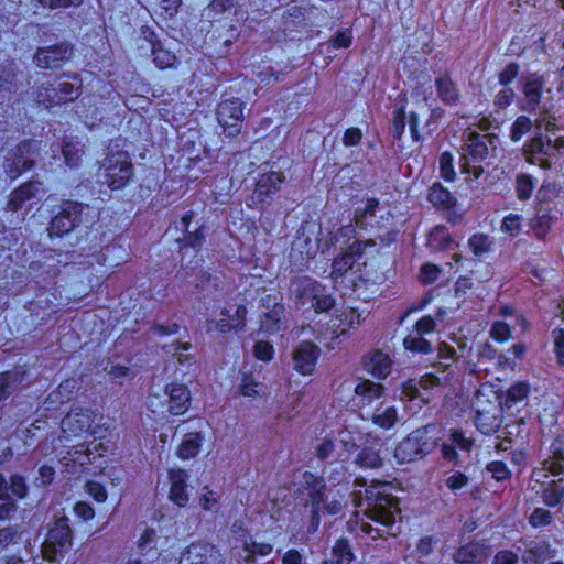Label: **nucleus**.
<instances>
[{
  "label": "nucleus",
  "instance_id": "60",
  "mask_svg": "<svg viewBox=\"0 0 564 564\" xmlns=\"http://www.w3.org/2000/svg\"><path fill=\"white\" fill-rule=\"evenodd\" d=\"M205 492L202 494L199 498V505L204 510L217 512L219 509V496L208 490L207 487L204 488Z\"/></svg>",
  "mask_w": 564,
  "mask_h": 564
},
{
  "label": "nucleus",
  "instance_id": "9",
  "mask_svg": "<svg viewBox=\"0 0 564 564\" xmlns=\"http://www.w3.org/2000/svg\"><path fill=\"white\" fill-rule=\"evenodd\" d=\"M106 182L111 189H120L132 176V164L127 153L118 152L106 159Z\"/></svg>",
  "mask_w": 564,
  "mask_h": 564
},
{
  "label": "nucleus",
  "instance_id": "46",
  "mask_svg": "<svg viewBox=\"0 0 564 564\" xmlns=\"http://www.w3.org/2000/svg\"><path fill=\"white\" fill-rule=\"evenodd\" d=\"M535 186V178L530 174H518L516 177V193L520 200H528Z\"/></svg>",
  "mask_w": 564,
  "mask_h": 564
},
{
  "label": "nucleus",
  "instance_id": "42",
  "mask_svg": "<svg viewBox=\"0 0 564 564\" xmlns=\"http://www.w3.org/2000/svg\"><path fill=\"white\" fill-rule=\"evenodd\" d=\"M234 9V0H212V2L204 10V14L212 21H219L221 15L230 13Z\"/></svg>",
  "mask_w": 564,
  "mask_h": 564
},
{
  "label": "nucleus",
  "instance_id": "22",
  "mask_svg": "<svg viewBox=\"0 0 564 564\" xmlns=\"http://www.w3.org/2000/svg\"><path fill=\"white\" fill-rule=\"evenodd\" d=\"M166 393L169 394V411L171 414L180 415L188 409L191 394L185 384L172 383L166 387Z\"/></svg>",
  "mask_w": 564,
  "mask_h": 564
},
{
  "label": "nucleus",
  "instance_id": "34",
  "mask_svg": "<svg viewBox=\"0 0 564 564\" xmlns=\"http://www.w3.org/2000/svg\"><path fill=\"white\" fill-rule=\"evenodd\" d=\"M203 435L199 432H192L185 434L182 443L177 448V456L182 459H191L199 453Z\"/></svg>",
  "mask_w": 564,
  "mask_h": 564
},
{
  "label": "nucleus",
  "instance_id": "26",
  "mask_svg": "<svg viewBox=\"0 0 564 564\" xmlns=\"http://www.w3.org/2000/svg\"><path fill=\"white\" fill-rule=\"evenodd\" d=\"M284 182V176L280 172H269L260 176L256 184L254 195L264 202L267 197L280 189V185Z\"/></svg>",
  "mask_w": 564,
  "mask_h": 564
},
{
  "label": "nucleus",
  "instance_id": "3",
  "mask_svg": "<svg viewBox=\"0 0 564 564\" xmlns=\"http://www.w3.org/2000/svg\"><path fill=\"white\" fill-rule=\"evenodd\" d=\"M398 232L399 231L395 229H389L384 235H379L373 239L355 240L347 247L340 257H337L333 261L330 273L332 278L335 281H338L339 278H344L350 270H352L356 259L364 254L366 248L375 247L377 245L381 248L387 247L395 241Z\"/></svg>",
  "mask_w": 564,
  "mask_h": 564
},
{
  "label": "nucleus",
  "instance_id": "43",
  "mask_svg": "<svg viewBox=\"0 0 564 564\" xmlns=\"http://www.w3.org/2000/svg\"><path fill=\"white\" fill-rule=\"evenodd\" d=\"M336 319L339 322L337 327L340 328L338 338L340 335H345L349 328H354L361 322V315L355 308H345L337 316Z\"/></svg>",
  "mask_w": 564,
  "mask_h": 564
},
{
  "label": "nucleus",
  "instance_id": "8",
  "mask_svg": "<svg viewBox=\"0 0 564 564\" xmlns=\"http://www.w3.org/2000/svg\"><path fill=\"white\" fill-rule=\"evenodd\" d=\"M36 149L35 141L25 140L20 142L4 159L3 169L6 174L11 180H15L22 172L32 169Z\"/></svg>",
  "mask_w": 564,
  "mask_h": 564
},
{
  "label": "nucleus",
  "instance_id": "13",
  "mask_svg": "<svg viewBox=\"0 0 564 564\" xmlns=\"http://www.w3.org/2000/svg\"><path fill=\"white\" fill-rule=\"evenodd\" d=\"M139 42V47L141 50H150L153 56V62L159 68L165 69L173 66L175 63V55L163 46L162 42L158 39V35L151 28H141Z\"/></svg>",
  "mask_w": 564,
  "mask_h": 564
},
{
  "label": "nucleus",
  "instance_id": "28",
  "mask_svg": "<svg viewBox=\"0 0 564 564\" xmlns=\"http://www.w3.org/2000/svg\"><path fill=\"white\" fill-rule=\"evenodd\" d=\"M355 560V553L347 538H339L330 550V557L321 564H350Z\"/></svg>",
  "mask_w": 564,
  "mask_h": 564
},
{
  "label": "nucleus",
  "instance_id": "36",
  "mask_svg": "<svg viewBox=\"0 0 564 564\" xmlns=\"http://www.w3.org/2000/svg\"><path fill=\"white\" fill-rule=\"evenodd\" d=\"M17 510V502L8 495L7 478L0 474V521L10 520Z\"/></svg>",
  "mask_w": 564,
  "mask_h": 564
},
{
  "label": "nucleus",
  "instance_id": "47",
  "mask_svg": "<svg viewBox=\"0 0 564 564\" xmlns=\"http://www.w3.org/2000/svg\"><path fill=\"white\" fill-rule=\"evenodd\" d=\"M263 384L258 382L252 373L242 372L239 391L242 395L254 397L261 393Z\"/></svg>",
  "mask_w": 564,
  "mask_h": 564
},
{
  "label": "nucleus",
  "instance_id": "6",
  "mask_svg": "<svg viewBox=\"0 0 564 564\" xmlns=\"http://www.w3.org/2000/svg\"><path fill=\"white\" fill-rule=\"evenodd\" d=\"M522 110L527 112L546 113L554 108L551 88H545L543 76L531 74L523 80Z\"/></svg>",
  "mask_w": 564,
  "mask_h": 564
},
{
  "label": "nucleus",
  "instance_id": "58",
  "mask_svg": "<svg viewBox=\"0 0 564 564\" xmlns=\"http://www.w3.org/2000/svg\"><path fill=\"white\" fill-rule=\"evenodd\" d=\"M19 538L20 533L15 527L0 528V554L8 550L11 544H15Z\"/></svg>",
  "mask_w": 564,
  "mask_h": 564
},
{
  "label": "nucleus",
  "instance_id": "41",
  "mask_svg": "<svg viewBox=\"0 0 564 564\" xmlns=\"http://www.w3.org/2000/svg\"><path fill=\"white\" fill-rule=\"evenodd\" d=\"M356 464L362 468H380L382 466V458L379 451L372 446H365L356 457Z\"/></svg>",
  "mask_w": 564,
  "mask_h": 564
},
{
  "label": "nucleus",
  "instance_id": "1",
  "mask_svg": "<svg viewBox=\"0 0 564 564\" xmlns=\"http://www.w3.org/2000/svg\"><path fill=\"white\" fill-rule=\"evenodd\" d=\"M391 490L392 487L389 482L373 481L364 490L352 491L356 507L360 508L369 520L380 525L375 528L370 523L362 522L360 524V530L369 534L372 540L397 535L392 529L401 509L399 499L393 496Z\"/></svg>",
  "mask_w": 564,
  "mask_h": 564
},
{
  "label": "nucleus",
  "instance_id": "64",
  "mask_svg": "<svg viewBox=\"0 0 564 564\" xmlns=\"http://www.w3.org/2000/svg\"><path fill=\"white\" fill-rule=\"evenodd\" d=\"M552 335L557 362L564 365V329H554Z\"/></svg>",
  "mask_w": 564,
  "mask_h": 564
},
{
  "label": "nucleus",
  "instance_id": "16",
  "mask_svg": "<svg viewBox=\"0 0 564 564\" xmlns=\"http://www.w3.org/2000/svg\"><path fill=\"white\" fill-rule=\"evenodd\" d=\"M319 355L321 349L314 343L307 340L300 343L292 352L294 370L304 376L311 375Z\"/></svg>",
  "mask_w": 564,
  "mask_h": 564
},
{
  "label": "nucleus",
  "instance_id": "20",
  "mask_svg": "<svg viewBox=\"0 0 564 564\" xmlns=\"http://www.w3.org/2000/svg\"><path fill=\"white\" fill-rule=\"evenodd\" d=\"M434 84L436 95L444 105L452 107L459 104L462 98L460 89L447 72L438 75Z\"/></svg>",
  "mask_w": 564,
  "mask_h": 564
},
{
  "label": "nucleus",
  "instance_id": "38",
  "mask_svg": "<svg viewBox=\"0 0 564 564\" xmlns=\"http://www.w3.org/2000/svg\"><path fill=\"white\" fill-rule=\"evenodd\" d=\"M62 153L65 163L69 167H77L82 162L84 154L83 145L78 140L65 139L63 141Z\"/></svg>",
  "mask_w": 564,
  "mask_h": 564
},
{
  "label": "nucleus",
  "instance_id": "32",
  "mask_svg": "<svg viewBox=\"0 0 564 564\" xmlns=\"http://www.w3.org/2000/svg\"><path fill=\"white\" fill-rule=\"evenodd\" d=\"M384 392V387L381 383L371 380H361L355 387V393L360 399L359 404H369L373 400L379 399Z\"/></svg>",
  "mask_w": 564,
  "mask_h": 564
},
{
  "label": "nucleus",
  "instance_id": "33",
  "mask_svg": "<svg viewBox=\"0 0 564 564\" xmlns=\"http://www.w3.org/2000/svg\"><path fill=\"white\" fill-rule=\"evenodd\" d=\"M563 479L551 480L542 485L541 498L547 507H556L564 501V487L561 486Z\"/></svg>",
  "mask_w": 564,
  "mask_h": 564
},
{
  "label": "nucleus",
  "instance_id": "4",
  "mask_svg": "<svg viewBox=\"0 0 564 564\" xmlns=\"http://www.w3.org/2000/svg\"><path fill=\"white\" fill-rule=\"evenodd\" d=\"M73 532L65 517L58 518L50 527L46 539L42 543L43 558L59 562L72 546Z\"/></svg>",
  "mask_w": 564,
  "mask_h": 564
},
{
  "label": "nucleus",
  "instance_id": "7",
  "mask_svg": "<svg viewBox=\"0 0 564 564\" xmlns=\"http://www.w3.org/2000/svg\"><path fill=\"white\" fill-rule=\"evenodd\" d=\"M354 221L356 227L361 230L382 228L391 225L392 215L388 209L380 206L377 198H367L362 207L356 208Z\"/></svg>",
  "mask_w": 564,
  "mask_h": 564
},
{
  "label": "nucleus",
  "instance_id": "39",
  "mask_svg": "<svg viewBox=\"0 0 564 564\" xmlns=\"http://www.w3.org/2000/svg\"><path fill=\"white\" fill-rule=\"evenodd\" d=\"M371 421L377 426L389 430L398 422V411L394 406H379L371 416Z\"/></svg>",
  "mask_w": 564,
  "mask_h": 564
},
{
  "label": "nucleus",
  "instance_id": "11",
  "mask_svg": "<svg viewBox=\"0 0 564 564\" xmlns=\"http://www.w3.org/2000/svg\"><path fill=\"white\" fill-rule=\"evenodd\" d=\"M245 102L239 98L221 101L217 107V120L229 137L237 135L243 120Z\"/></svg>",
  "mask_w": 564,
  "mask_h": 564
},
{
  "label": "nucleus",
  "instance_id": "63",
  "mask_svg": "<svg viewBox=\"0 0 564 564\" xmlns=\"http://www.w3.org/2000/svg\"><path fill=\"white\" fill-rule=\"evenodd\" d=\"M335 305V300L326 293L325 288L323 291L317 292L316 299L312 302V306L316 312H327Z\"/></svg>",
  "mask_w": 564,
  "mask_h": 564
},
{
  "label": "nucleus",
  "instance_id": "18",
  "mask_svg": "<svg viewBox=\"0 0 564 564\" xmlns=\"http://www.w3.org/2000/svg\"><path fill=\"white\" fill-rule=\"evenodd\" d=\"M290 290L297 304L312 306L317 292L323 291V285L308 276H300L292 280Z\"/></svg>",
  "mask_w": 564,
  "mask_h": 564
},
{
  "label": "nucleus",
  "instance_id": "57",
  "mask_svg": "<svg viewBox=\"0 0 564 564\" xmlns=\"http://www.w3.org/2000/svg\"><path fill=\"white\" fill-rule=\"evenodd\" d=\"M528 520L531 527L541 528L551 524L553 516L547 509L539 507L532 511Z\"/></svg>",
  "mask_w": 564,
  "mask_h": 564
},
{
  "label": "nucleus",
  "instance_id": "14",
  "mask_svg": "<svg viewBox=\"0 0 564 564\" xmlns=\"http://www.w3.org/2000/svg\"><path fill=\"white\" fill-rule=\"evenodd\" d=\"M94 422V412L89 409L75 406L62 420L61 429L64 437L80 436L89 432Z\"/></svg>",
  "mask_w": 564,
  "mask_h": 564
},
{
  "label": "nucleus",
  "instance_id": "21",
  "mask_svg": "<svg viewBox=\"0 0 564 564\" xmlns=\"http://www.w3.org/2000/svg\"><path fill=\"white\" fill-rule=\"evenodd\" d=\"M194 213L188 212L182 218L177 226L183 232V238H177V242L180 243V248L183 249L185 247H192L194 249H198L203 246L205 241V236L203 232L204 227L199 226L194 231H189L188 227L193 219Z\"/></svg>",
  "mask_w": 564,
  "mask_h": 564
},
{
  "label": "nucleus",
  "instance_id": "19",
  "mask_svg": "<svg viewBox=\"0 0 564 564\" xmlns=\"http://www.w3.org/2000/svg\"><path fill=\"white\" fill-rule=\"evenodd\" d=\"M364 369L377 379L387 378L392 368V359L389 354L381 349H375L365 355L362 360Z\"/></svg>",
  "mask_w": 564,
  "mask_h": 564
},
{
  "label": "nucleus",
  "instance_id": "48",
  "mask_svg": "<svg viewBox=\"0 0 564 564\" xmlns=\"http://www.w3.org/2000/svg\"><path fill=\"white\" fill-rule=\"evenodd\" d=\"M437 358L440 359L435 367L442 369L443 372L449 369L452 362L457 360L456 350L446 343H441L437 348Z\"/></svg>",
  "mask_w": 564,
  "mask_h": 564
},
{
  "label": "nucleus",
  "instance_id": "40",
  "mask_svg": "<svg viewBox=\"0 0 564 564\" xmlns=\"http://www.w3.org/2000/svg\"><path fill=\"white\" fill-rule=\"evenodd\" d=\"M501 420L498 415L490 412L477 411L475 424L477 429L485 435L495 433L500 426Z\"/></svg>",
  "mask_w": 564,
  "mask_h": 564
},
{
  "label": "nucleus",
  "instance_id": "12",
  "mask_svg": "<svg viewBox=\"0 0 564 564\" xmlns=\"http://www.w3.org/2000/svg\"><path fill=\"white\" fill-rule=\"evenodd\" d=\"M73 46L68 43L39 47L34 54V63L42 69H56L62 67L73 56Z\"/></svg>",
  "mask_w": 564,
  "mask_h": 564
},
{
  "label": "nucleus",
  "instance_id": "50",
  "mask_svg": "<svg viewBox=\"0 0 564 564\" xmlns=\"http://www.w3.org/2000/svg\"><path fill=\"white\" fill-rule=\"evenodd\" d=\"M404 348L413 352L429 354L432 351V345L422 335H408L403 340Z\"/></svg>",
  "mask_w": 564,
  "mask_h": 564
},
{
  "label": "nucleus",
  "instance_id": "55",
  "mask_svg": "<svg viewBox=\"0 0 564 564\" xmlns=\"http://www.w3.org/2000/svg\"><path fill=\"white\" fill-rule=\"evenodd\" d=\"M191 348H192L191 343L175 341V343L171 344L170 346H167L166 351L169 354H172L174 357H176L177 361L180 364H185V362H192L194 360L193 355L183 352V351L189 350Z\"/></svg>",
  "mask_w": 564,
  "mask_h": 564
},
{
  "label": "nucleus",
  "instance_id": "17",
  "mask_svg": "<svg viewBox=\"0 0 564 564\" xmlns=\"http://www.w3.org/2000/svg\"><path fill=\"white\" fill-rule=\"evenodd\" d=\"M262 306L267 308L261 319V329L268 333H275L281 329L284 317V306L275 295L268 294L262 299Z\"/></svg>",
  "mask_w": 564,
  "mask_h": 564
},
{
  "label": "nucleus",
  "instance_id": "59",
  "mask_svg": "<svg viewBox=\"0 0 564 564\" xmlns=\"http://www.w3.org/2000/svg\"><path fill=\"white\" fill-rule=\"evenodd\" d=\"M438 162L442 177L446 181H454L455 171L453 164V155L445 151L440 155Z\"/></svg>",
  "mask_w": 564,
  "mask_h": 564
},
{
  "label": "nucleus",
  "instance_id": "10",
  "mask_svg": "<svg viewBox=\"0 0 564 564\" xmlns=\"http://www.w3.org/2000/svg\"><path fill=\"white\" fill-rule=\"evenodd\" d=\"M83 204L67 200L63 203L61 212L53 217L48 227L51 237H62L70 232L80 221Z\"/></svg>",
  "mask_w": 564,
  "mask_h": 564
},
{
  "label": "nucleus",
  "instance_id": "49",
  "mask_svg": "<svg viewBox=\"0 0 564 564\" xmlns=\"http://www.w3.org/2000/svg\"><path fill=\"white\" fill-rule=\"evenodd\" d=\"M405 106H397L392 112L391 134L394 140L400 141L405 130Z\"/></svg>",
  "mask_w": 564,
  "mask_h": 564
},
{
  "label": "nucleus",
  "instance_id": "61",
  "mask_svg": "<svg viewBox=\"0 0 564 564\" xmlns=\"http://www.w3.org/2000/svg\"><path fill=\"white\" fill-rule=\"evenodd\" d=\"M546 113L543 111L538 112V117L535 119V126L538 129L544 128L546 131L552 132L556 130V118L553 112V108L547 109Z\"/></svg>",
  "mask_w": 564,
  "mask_h": 564
},
{
  "label": "nucleus",
  "instance_id": "31",
  "mask_svg": "<svg viewBox=\"0 0 564 564\" xmlns=\"http://www.w3.org/2000/svg\"><path fill=\"white\" fill-rule=\"evenodd\" d=\"M427 200L434 207L445 210H449L456 205V198L440 183H435L430 187Z\"/></svg>",
  "mask_w": 564,
  "mask_h": 564
},
{
  "label": "nucleus",
  "instance_id": "54",
  "mask_svg": "<svg viewBox=\"0 0 564 564\" xmlns=\"http://www.w3.org/2000/svg\"><path fill=\"white\" fill-rule=\"evenodd\" d=\"M7 482L8 490H10L15 498L23 499L26 497L29 488L24 477L18 474H13L10 476Z\"/></svg>",
  "mask_w": 564,
  "mask_h": 564
},
{
  "label": "nucleus",
  "instance_id": "23",
  "mask_svg": "<svg viewBox=\"0 0 564 564\" xmlns=\"http://www.w3.org/2000/svg\"><path fill=\"white\" fill-rule=\"evenodd\" d=\"M188 474L183 469L170 470V499L178 507H184L188 502V494L186 491Z\"/></svg>",
  "mask_w": 564,
  "mask_h": 564
},
{
  "label": "nucleus",
  "instance_id": "53",
  "mask_svg": "<svg viewBox=\"0 0 564 564\" xmlns=\"http://www.w3.org/2000/svg\"><path fill=\"white\" fill-rule=\"evenodd\" d=\"M529 393V386L524 382H518L512 384L506 395V405L511 406L512 404L520 402L527 398Z\"/></svg>",
  "mask_w": 564,
  "mask_h": 564
},
{
  "label": "nucleus",
  "instance_id": "35",
  "mask_svg": "<svg viewBox=\"0 0 564 564\" xmlns=\"http://www.w3.org/2000/svg\"><path fill=\"white\" fill-rule=\"evenodd\" d=\"M484 554V546L478 542H470L460 546L454 554L457 564H476Z\"/></svg>",
  "mask_w": 564,
  "mask_h": 564
},
{
  "label": "nucleus",
  "instance_id": "24",
  "mask_svg": "<svg viewBox=\"0 0 564 564\" xmlns=\"http://www.w3.org/2000/svg\"><path fill=\"white\" fill-rule=\"evenodd\" d=\"M543 468L554 476L564 473V434L554 438L550 446V456L543 462Z\"/></svg>",
  "mask_w": 564,
  "mask_h": 564
},
{
  "label": "nucleus",
  "instance_id": "27",
  "mask_svg": "<svg viewBox=\"0 0 564 564\" xmlns=\"http://www.w3.org/2000/svg\"><path fill=\"white\" fill-rule=\"evenodd\" d=\"M552 140L550 138L544 139L541 134H538L524 143L522 153L528 163L538 162L540 155L550 156Z\"/></svg>",
  "mask_w": 564,
  "mask_h": 564
},
{
  "label": "nucleus",
  "instance_id": "37",
  "mask_svg": "<svg viewBox=\"0 0 564 564\" xmlns=\"http://www.w3.org/2000/svg\"><path fill=\"white\" fill-rule=\"evenodd\" d=\"M34 98L39 105H42L45 108L61 105V102L57 101L59 98L57 96L55 85L48 82L36 86Z\"/></svg>",
  "mask_w": 564,
  "mask_h": 564
},
{
  "label": "nucleus",
  "instance_id": "44",
  "mask_svg": "<svg viewBox=\"0 0 564 564\" xmlns=\"http://www.w3.org/2000/svg\"><path fill=\"white\" fill-rule=\"evenodd\" d=\"M494 239L486 234H474L468 239V248L476 257H481L491 250Z\"/></svg>",
  "mask_w": 564,
  "mask_h": 564
},
{
  "label": "nucleus",
  "instance_id": "15",
  "mask_svg": "<svg viewBox=\"0 0 564 564\" xmlns=\"http://www.w3.org/2000/svg\"><path fill=\"white\" fill-rule=\"evenodd\" d=\"M221 562L219 550L207 542L189 544L178 560V564H220Z\"/></svg>",
  "mask_w": 564,
  "mask_h": 564
},
{
  "label": "nucleus",
  "instance_id": "56",
  "mask_svg": "<svg viewBox=\"0 0 564 564\" xmlns=\"http://www.w3.org/2000/svg\"><path fill=\"white\" fill-rule=\"evenodd\" d=\"M522 216L518 214L507 215L501 223V230L508 234L510 237L519 235L522 227Z\"/></svg>",
  "mask_w": 564,
  "mask_h": 564
},
{
  "label": "nucleus",
  "instance_id": "45",
  "mask_svg": "<svg viewBox=\"0 0 564 564\" xmlns=\"http://www.w3.org/2000/svg\"><path fill=\"white\" fill-rule=\"evenodd\" d=\"M57 96L61 104L74 101L82 94V84L74 85L68 82H59L55 85Z\"/></svg>",
  "mask_w": 564,
  "mask_h": 564
},
{
  "label": "nucleus",
  "instance_id": "51",
  "mask_svg": "<svg viewBox=\"0 0 564 564\" xmlns=\"http://www.w3.org/2000/svg\"><path fill=\"white\" fill-rule=\"evenodd\" d=\"M533 127L532 120L527 116H519L510 128V139L518 142Z\"/></svg>",
  "mask_w": 564,
  "mask_h": 564
},
{
  "label": "nucleus",
  "instance_id": "52",
  "mask_svg": "<svg viewBox=\"0 0 564 564\" xmlns=\"http://www.w3.org/2000/svg\"><path fill=\"white\" fill-rule=\"evenodd\" d=\"M436 543V538L432 535L423 536L422 539L419 540L415 546L414 557H416L420 562H423V558H426L433 553Z\"/></svg>",
  "mask_w": 564,
  "mask_h": 564
},
{
  "label": "nucleus",
  "instance_id": "25",
  "mask_svg": "<svg viewBox=\"0 0 564 564\" xmlns=\"http://www.w3.org/2000/svg\"><path fill=\"white\" fill-rule=\"evenodd\" d=\"M554 556V551L546 540L531 541L522 554V561L528 564H542Z\"/></svg>",
  "mask_w": 564,
  "mask_h": 564
},
{
  "label": "nucleus",
  "instance_id": "5",
  "mask_svg": "<svg viewBox=\"0 0 564 564\" xmlns=\"http://www.w3.org/2000/svg\"><path fill=\"white\" fill-rule=\"evenodd\" d=\"M436 443L429 435L427 427H421L411 432L394 449L395 459L403 464L417 460L430 454Z\"/></svg>",
  "mask_w": 564,
  "mask_h": 564
},
{
  "label": "nucleus",
  "instance_id": "29",
  "mask_svg": "<svg viewBox=\"0 0 564 564\" xmlns=\"http://www.w3.org/2000/svg\"><path fill=\"white\" fill-rule=\"evenodd\" d=\"M41 183L39 182H28L13 191L7 205L8 209L11 212L19 210L26 200L37 195Z\"/></svg>",
  "mask_w": 564,
  "mask_h": 564
},
{
  "label": "nucleus",
  "instance_id": "30",
  "mask_svg": "<svg viewBox=\"0 0 564 564\" xmlns=\"http://www.w3.org/2000/svg\"><path fill=\"white\" fill-rule=\"evenodd\" d=\"M303 479L311 506L318 507V503L323 502V497L326 495L327 490L324 479L310 471L304 473Z\"/></svg>",
  "mask_w": 564,
  "mask_h": 564
},
{
  "label": "nucleus",
  "instance_id": "2",
  "mask_svg": "<svg viewBox=\"0 0 564 564\" xmlns=\"http://www.w3.org/2000/svg\"><path fill=\"white\" fill-rule=\"evenodd\" d=\"M495 134H481L477 131H467L463 135L460 145L459 166L463 174L468 175L466 181L478 180L484 174L482 163L490 152H495Z\"/></svg>",
  "mask_w": 564,
  "mask_h": 564
},
{
  "label": "nucleus",
  "instance_id": "62",
  "mask_svg": "<svg viewBox=\"0 0 564 564\" xmlns=\"http://www.w3.org/2000/svg\"><path fill=\"white\" fill-rule=\"evenodd\" d=\"M17 380V373L3 372L0 375V401L11 394Z\"/></svg>",
  "mask_w": 564,
  "mask_h": 564
}]
</instances>
